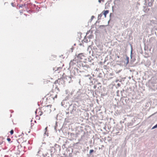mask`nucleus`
I'll return each mask as SVG.
<instances>
[{"mask_svg":"<svg viewBox=\"0 0 157 157\" xmlns=\"http://www.w3.org/2000/svg\"><path fill=\"white\" fill-rule=\"evenodd\" d=\"M94 151V150H93V149H92V150H90V154H91V153H92V152H93Z\"/></svg>","mask_w":157,"mask_h":157,"instance_id":"obj_11","label":"nucleus"},{"mask_svg":"<svg viewBox=\"0 0 157 157\" xmlns=\"http://www.w3.org/2000/svg\"><path fill=\"white\" fill-rule=\"evenodd\" d=\"M109 10H104L102 12L103 15H104L105 16V17H106V15L109 13Z\"/></svg>","mask_w":157,"mask_h":157,"instance_id":"obj_4","label":"nucleus"},{"mask_svg":"<svg viewBox=\"0 0 157 157\" xmlns=\"http://www.w3.org/2000/svg\"><path fill=\"white\" fill-rule=\"evenodd\" d=\"M149 2L148 3V6H152L154 0H148Z\"/></svg>","mask_w":157,"mask_h":157,"instance_id":"obj_5","label":"nucleus"},{"mask_svg":"<svg viewBox=\"0 0 157 157\" xmlns=\"http://www.w3.org/2000/svg\"><path fill=\"white\" fill-rule=\"evenodd\" d=\"M53 94H51V96H53Z\"/></svg>","mask_w":157,"mask_h":157,"instance_id":"obj_17","label":"nucleus"},{"mask_svg":"<svg viewBox=\"0 0 157 157\" xmlns=\"http://www.w3.org/2000/svg\"><path fill=\"white\" fill-rule=\"evenodd\" d=\"M57 94H55V97H53V96H52V98H53V100H54L55 98H57Z\"/></svg>","mask_w":157,"mask_h":157,"instance_id":"obj_7","label":"nucleus"},{"mask_svg":"<svg viewBox=\"0 0 157 157\" xmlns=\"http://www.w3.org/2000/svg\"><path fill=\"white\" fill-rule=\"evenodd\" d=\"M84 56L82 53H81L78 54L77 56V58L79 60H81L83 59Z\"/></svg>","mask_w":157,"mask_h":157,"instance_id":"obj_2","label":"nucleus"},{"mask_svg":"<svg viewBox=\"0 0 157 157\" xmlns=\"http://www.w3.org/2000/svg\"><path fill=\"white\" fill-rule=\"evenodd\" d=\"M94 17V16H92L91 17V19H92Z\"/></svg>","mask_w":157,"mask_h":157,"instance_id":"obj_16","label":"nucleus"},{"mask_svg":"<svg viewBox=\"0 0 157 157\" xmlns=\"http://www.w3.org/2000/svg\"><path fill=\"white\" fill-rule=\"evenodd\" d=\"M36 113L38 114L36 116V117H37L38 116H40L42 115L43 112L40 109H38L36 110Z\"/></svg>","mask_w":157,"mask_h":157,"instance_id":"obj_3","label":"nucleus"},{"mask_svg":"<svg viewBox=\"0 0 157 157\" xmlns=\"http://www.w3.org/2000/svg\"><path fill=\"white\" fill-rule=\"evenodd\" d=\"M157 128V124L152 128V129H154Z\"/></svg>","mask_w":157,"mask_h":157,"instance_id":"obj_9","label":"nucleus"},{"mask_svg":"<svg viewBox=\"0 0 157 157\" xmlns=\"http://www.w3.org/2000/svg\"><path fill=\"white\" fill-rule=\"evenodd\" d=\"M10 133L11 135H12L13 133V130H11L10 131Z\"/></svg>","mask_w":157,"mask_h":157,"instance_id":"obj_8","label":"nucleus"},{"mask_svg":"<svg viewBox=\"0 0 157 157\" xmlns=\"http://www.w3.org/2000/svg\"><path fill=\"white\" fill-rule=\"evenodd\" d=\"M58 82V80H56L55 81V83H57Z\"/></svg>","mask_w":157,"mask_h":157,"instance_id":"obj_15","label":"nucleus"},{"mask_svg":"<svg viewBox=\"0 0 157 157\" xmlns=\"http://www.w3.org/2000/svg\"><path fill=\"white\" fill-rule=\"evenodd\" d=\"M104 0H98V2L99 3H100L101 2H104Z\"/></svg>","mask_w":157,"mask_h":157,"instance_id":"obj_10","label":"nucleus"},{"mask_svg":"<svg viewBox=\"0 0 157 157\" xmlns=\"http://www.w3.org/2000/svg\"><path fill=\"white\" fill-rule=\"evenodd\" d=\"M52 105H48L44 107L43 109L44 110L45 112H47V113H49L52 111Z\"/></svg>","mask_w":157,"mask_h":157,"instance_id":"obj_1","label":"nucleus"},{"mask_svg":"<svg viewBox=\"0 0 157 157\" xmlns=\"http://www.w3.org/2000/svg\"><path fill=\"white\" fill-rule=\"evenodd\" d=\"M96 87H97V86H96V85H94V89H96Z\"/></svg>","mask_w":157,"mask_h":157,"instance_id":"obj_14","label":"nucleus"},{"mask_svg":"<svg viewBox=\"0 0 157 157\" xmlns=\"http://www.w3.org/2000/svg\"><path fill=\"white\" fill-rule=\"evenodd\" d=\"M11 5H12V6L13 7H15V5L12 2L11 3Z\"/></svg>","mask_w":157,"mask_h":157,"instance_id":"obj_13","label":"nucleus"},{"mask_svg":"<svg viewBox=\"0 0 157 157\" xmlns=\"http://www.w3.org/2000/svg\"><path fill=\"white\" fill-rule=\"evenodd\" d=\"M103 15L102 13L98 15V17L99 18H101Z\"/></svg>","mask_w":157,"mask_h":157,"instance_id":"obj_6","label":"nucleus"},{"mask_svg":"<svg viewBox=\"0 0 157 157\" xmlns=\"http://www.w3.org/2000/svg\"><path fill=\"white\" fill-rule=\"evenodd\" d=\"M7 140L9 142H10V141H11V139L10 138H7Z\"/></svg>","mask_w":157,"mask_h":157,"instance_id":"obj_12","label":"nucleus"}]
</instances>
